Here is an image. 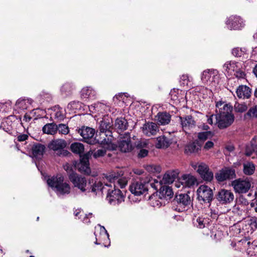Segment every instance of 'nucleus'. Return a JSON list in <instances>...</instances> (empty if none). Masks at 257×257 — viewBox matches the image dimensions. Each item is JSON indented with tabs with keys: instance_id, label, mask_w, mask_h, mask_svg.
I'll return each instance as SVG.
<instances>
[{
	"instance_id": "32",
	"label": "nucleus",
	"mask_w": 257,
	"mask_h": 257,
	"mask_svg": "<svg viewBox=\"0 0 257 257\" xmlns=\"http://www.w3.org/2000/svg\"><path fill=\"white\" fill-rule=\"evenodd\" d=\"M89 184H91L88 192L96 193L97 191H101L103 189V183L99 180H93L92 179L89 181Z\"/></svg>"
},
{
	"instance_id": "31",
	"label": "nucleus",
	"mask_w": 257,
	"mask_h": 257,
	"mask_svg": "<svg viewBox=\"0 0 257 257\" xmlns=\"http://www.w3.org/2000/svg\"><path fill=\"white\" fill-rule=\"evenodd\" d=\"M156 147L157 148H167L171 144V141L164 136H160L157 139Z\"/></svg>"
},
{
	"instance_id": "43",
	"label": "nucleus",
	"mask_w": 257,
	"mask_h": 257,
	"mask_svg": "<svg viewBox=\"0 0 257 257\" xmlns=\"http://www.w3.org/2000/svg\"><path fill=\"white\" fill-rule=\"evenodd\" d=\"M199 148L197 147V145L195 143H192L188 144L185 147V152L186 153H194L197 152Z\"/></svg>"
},
{
	"instance_id": "1",
	"label": "nucleus",
	"mask_w": 257,
	"mask_h": 257,
	"mask_svg": "<svg viewBox=\"0 0 257 257\" xmlns=\"http://www.w3.org/2000/svg\"><path fill=\"white\" fill-rule=\"evenodd\" d=\"M223 103L218 101L216 104V106L218 110L216 109L215 114V124L217 127L223 130L230 126L234 120V116L232 113V107L228 104H225L221 107Z\"/></svg>"
},
{
	"instance_id": "4",
	"label": "nucleus",
	"mask_w": 257,
	"mask_h": 257,
	"mask_svg": "<svg viewBox=\"0 0 257 257\" xmlns=\"http://www.w3.org/2000/svg\"><path fill=\"white\" fill-rule=\"evenodd\" d=\"M151 180L149 175L143 176L139 180L133 182L130 186V190L135 196H140L148 190V184Z\"/></svg>"
},
{
	"instance_id": "42",
	"label": "nucleus",
	"mask_w": 257,
	"mask_h": 257,
	"mask_svg": "<svg viewBox=\"0 0 257 257\" xmlns=\"http://www.w3.org/2000/svg\"><path fill=\"white\" fill-rule=\"evenodd\" d=\"M106 150L105 149H98L97 150H94L93 151H89L87 153H90V157L91 156L95 159H97L103 157L106 154Z\"/></svg>"
},
{
	"instance_id": "29",
	"label": "nucleus",
	"mask_w": 257,
	"mask_h": 257,
	"mask_svg": "<svg viewBox=\"0 0 257 257\" xmlns=\"http://www.w3.org/2000/svg\"><path fill=\"white\" fill-rule=\"evenodd\" d=\"M159 124L166 125L168 124L171 120V116L167 112H159L156 116Z\"/></svg>"
},
{
	"instance_id": "44",
	"label": "nucleus",
	"mask_w": 257,
	"mask_h": 257,
	"mask_svg": "<svg viewBox=\"0 0 257 257\" xmlns=\"http://www.w3.org/2000/svg\"><path fill=\"white\" fill-rule=\"evenodd\" d=\"M73 89V85L69 83L64 84L61 87V92L68 95L71 93Z\"/></svg>"
},
{
	"instance_id": "6",
	"label": "nucleus",
	"mask_w": 257,
	"mask_h": 257,
	"mask_svg": "<svg viewBox=\"0 0 257 257\" xmlns=\"http://www.w3.org/2000/svg\"><path fill=\"white\" fill-rule=\"evenodd\" d=\"M116 187V185L114 184V187L107 190L106 199L112 205L119 204L124 201L125 198L123 193Z\"/></svg>"
},
{
	"instance_id": "28",
	"label": "nucleus",
	"mask_w": 257,
	"mask_h": 257,
	"mask_svg": "<svg viewBox=\"0 0 257 257\" xmlns=\"http://www.w3.org/2000/svg\"><path fill=\"white\" fill-rule=\"evenodd\" d=\"M81 97L82 98L95 99L96 92L90 87H85L81 91Z\"/></svg>"
},
{
	"instance_id": "53",
	"label": "nucleus",
	"mask_w": 257,
	"mask_h": 257,
	"mask_svg": "<svg viewBox=\"0 0 257 257\" xmlns=\"http://www.w3.org/2000/svg\"><path fill=\"white\" fill-rule=\"evenodd\" d=\"M148 154V151L146 149H141L138 153V157L139 158H144Z\"/></svg>"
},
{
	"instance_id": "62",
	"label": "nucleus",
	"mask_w": 257,
	"mask_h": 257,
	"mask_svg": "<svg viewBox=\"0 0 257 257\" xmlns=\"http://www.w3.org/2000/svg\"><path fill=\"white\" fill-rule=\"evenodd\" d=\"M233 212L238 214L241 213V210H240V207L238 205H235L233 208Z\"/></svg>"
},
{
	"instance_id": "2",
	"label": "nucleus",
	"mask_w": 257,
	"mask_h": 257,
	"mask_svg": "<svg viewBox=\"0 0 257 257\" xmlns=\"http://www.w3.org/2000/svg\"><path fill=\"white\" fill-rule=\"evenodd\" d=\"M112 120L110 118H104L100 122L99 131L101 135H103L107 137V139L104 138L101 141V144H105L108 145L107 149L108 150H115L116 146L111 143L112 138Z\"/></svg>"
},
{
	"instance_id": "37",
	"label": "nucleus",
	"mask_w": 257,
	"mask_h": 257,
	"mask_svg": "<svg viewBox=\"0 0 257 257\" xmlns=\"http://www.w3.org/2000/svg\"><path fill=\"white\" fill-rule=\"evenodd\" d=\"M70 149L73 153L80 156L84 151V147L82 144L75 142L71 145Z\"/></svg>"
},
{
	"instance_id": "47",
	"label": "nucleus",
	"mask_w": 257,
	"mask_h": 257,
	"mask_svg": "<svg viewBox=\"0 0 257 257\" xmlns=\"http://www.w3.org/2000/svg\"><path fill=\"white\" fill-rule=\"evenodd\" d=\"M247 108V106L245 104L235 103L234 105V110L237 112H243Z\"/></svg>"
},
{
	"instance_id": "54",
	"label": "nucleus",
	"mask_w": 257,
	"mask_h": 257,
	"mask_svg": "<svg viewBox=\"0 0 257 257\" xmlns=\"http://www.w3.org/2000/svg\"><path fill=\"white\" fill-rule=\"evenodd\" d=\"M178 93L176 92L175 89L172 90L170 93V95L171 99L173 100H178V96H177Z\"/></svg>"
},
{
	"instance_id": "35",
	"label": "nucleus",
	"mask_w": 257,
	"mask_h": 257,
	"mask_svg": "<svg viewBox=\"0 0 257 257\" xmlns=\"http://www.w3.org/2000/svg\"><path fill=\"white\" fill-rule=\"evenodd\" d=\"M208 220L207 218L199 216L196 219H193V224L199 228H203L208 224Z\"/></svg>"
},
{
	"instance_id": "57",
	"label": "nucleus",
	"mask_w": 257,
	"mask_h": 257,
	"mask_svg": "<svg viewBox=\"0 0 257 257\" xmlns=\"http://www.w3.org/2000/svg\"><path fill=\"white\" fill-rule=\"evenodd\" d=\"M214 144L212 141H208L205 143L204 146V149L205 150H209L212 148Z\"/></svg>"
},
{
	"instance_id": "8",
	"label": "nucleus",
	"mask_w": 257,
	"mask_h": 257,
	"mask_svg": "<svg viewBox=\"0 0 257 257\" xmlns=\"http://www.w3.org/2000/svg\"><path fill=\"white\" fill-rule=\"evenodd\" d=\"M174 204H176L179 212H182L186 210V207H188L191 204V200L190 196L187 194H177L173 200Z\"/></svg>"
},
{
	"instance_id": "63",
	"label": "nucleus",
	"mask_w": 257,
	"mask_h": 257,
	"mask_svg": "<svg viewBox=\"0 0 257 257\" xmlns=\"http://www.w3.org/2000/svg\"><path fill=\"white\" fill-rule=\"evenodd\" d=\"M32 119V117L27 113L24 115L23 118V122H29Z\"/></svg>"
},
{
	"instance_id": "19",
	"label": "nucleus",
	"mask_w": 257,
	"mask_h": 257,
	"mask_svg": "<svg viewBox=\"0 0 257 257\" xmlns=\"http://www.w3.org/2000/svg\"><path fill=\"white\" fill-rule=\"evenodd\" d=\"M216 198L221 204H227L233 202L234 196L230 190L221 189L218 192Z\"/></svg>"
},
{
	"instance_id": "36",
	"label": "nucleus",
	"mask_w": 257,
	"mask_h": 257,
	"mask_svg": "<svg viewBox=\"0 0 257 257\" xmlns=\"http://www.w3.org/2000/svg\"><path fill=\"white\" fill-rule=\"evenodd\" d=\"M239 63L235 61H228L226 62L223 65L224 69L227 72L230 71H236V70L239 69Z\"/></svg>"
},
{
	"instance_id": "5",
	"label": "nucleus",
	"mask_w": 257,
	"mask_h": 257,
	"mask_svg": "<svg viewBox=\"0 0 257 257\" xmlns=\"http://www.w3.org/2000/svg\"><path fill=\"white\" fill-rule=\"evenodd\" d=\"M67 142L63 139H57L52 140L48 145V148L53 150L59 157H66L70 155V152L65 150Z\"/></svg>"
},
{
	"instance_id": "9",
	"label": "nucleus",
	"mask_w": 257,
	"mask_h": 257,
	"mask_svg": "<svg viewBox=\"0 0 257 257\" xmlns=\"http://www.w3.org/2000/svg\"><path fill=\"white\" fill-rule=\"evenodd\" d=\"M231 185L235 192L245 193L248 191L251 187V181L248 178L245 179H238L233 181Z\"/></svg>"
},
{
	"instance_id": "60",
	"label": "nucleus",
	"mask_w": 257,
	"mask_h": 257,
	"mask_svg": "<svg viewBox=\"0 0 257 257\" xmlns=\"http://www.w3.org/2000/svg\"><path fill=\"white\" fill-rule=\"evenodd\" d=\"M92 215V214L91 213H89L88 214H86L85 216L84 217V218L83 219V221L86 223H89L90 221V220L88 219V218L90 217H91Z\"/></svg>"
},
{
	"instance_id": "3",
	"label": "nucleus",
	"mask_w": 257,
	"mask_h": 257,
	"mask_svg": "<svg viewBox=\"0 0 257 257\" xmlns=\"http://www.w3.org/2000/svg\"><path fill=\"white\" fill-rule=\"evenodd\" d=\"M47 184L52 188H54L56 193L59 195L69 194L70 192V186L66 182H64V177L61 175H57L47 180Z\"/></svg>"
},
{
	"instance_id": "41",
	"label": "nucleus",
	"mask_w": 257,
	"mask_h": 257,
	"mask_svg": "<svg viewBox=\"0 0 257 257\" xmlns=\"http://www.w3.org/2000/svg\"><path fill=\"white\" fill-rule=\"evenodd\" d=\"M12 109V102L11 101H7L0 103V111L2 112H8Z\"/></svg>"
},
{
	"instance_id": "34",
	"label": "nucleus",
	"mask_w": 257,
	"mask_h": 257,
	"mask_svg": "<svg viewBox=\"0 0 257 257\" xmlns=\"http://www.w3.org/2000/svg\"><path fill=\"white\" fill-rule=\"evenodd\" d=\"M255 169V165L251 162H247L243 164V172L246 175H252Z\"/></svg>"
},
{
	"instance_id": "55",
	"label": "nucleus",
	"mask_w": 257,
	"mask_h": 257,
	"mask_svg": "<svg viewBox=\"0 0 257 257\" xmlns=\"http://www.w3.org/2000/svg\"><path fill=\"white\" fill-rule=\"evenodd\" d=\"M147 145V143H146L145 142H142V141H139L137 142V144H136V146L138 149H141L145 147Z\"/></svg>"
},
{
	"instance_id": "40",
	"label": "nucleus",
	"mask_w": 257,
	"mask_h": 257,
	"mask_svg": "<svg viewBox=\"0 0 257 257\" xmlns=\"http://www.w3.org/2000/svg\"><path fill=\"white\" fill-rule=\"evenodd\" d=\"M231 53L235 57H244L246 54V49L245 48L236 47L232 49Z\"/></svg>"
},
{
	"instance_id": "17",
	"label": "nucleus",
	"mask_w": 257,
	"mask_h": 257,
	"mask_svg": "<svg viewBox=\"0 0 257 257\" xmlns=\"http://www.w3.org/2000/svg\"><path fill=\"white\" fill-rule=\"evenodd\" d=\"M178 118L182 130L186 133L196 126V122L191 115L179 116Z\"/></svg>"
},
{
	"instance_id": "58",
	"label": "nucleus",
	"mask_w": 257,
	"mask_h": 257,
	"mask_svg": "<svg viewBox=\"0 0 257 257\" xmlns=\"http://www.w3.org/2000/svg\"><path fill=\"white\" fill-rule=\"evenodd\" d=\"M28 138V136L25 134L20 135L18 136L17 140L19 142H23L26 141Z\"/></svg>"
},
{
	"instance_id": "11",
	"label": "nucleus",
	"mask_w": 257,
	"mask_h": 257,
	"mask_svg": "<svg viewBox=\"0 0 257 257\" xmlns=\"http://www.w3.org/2000/svg\"><path fill=\"white\" fill-rule=\"evenodd\" d=\"M78 133L88 144L94 145L99 143V140L93 137L95 133L94 129L89 127H83L79 130Z\"/></svg>"
},
{
	"instance_id": "15",
	"label": "nucleus",
	"mask_w": 257,
	"mask_h": 257,
	"mask_svg": "<svg viewBox=\"0 0 257 257\" xmlns=\"http://www.w3.org/2000/svg\"><path fill=\"white\" fill-rule=\"evenodd\" d=\"M69 179L74 187H77L82 192L86 191L87 180L85 177L79 176L76 173L72 172L69 175Z\"/></svg>"
},
{
	"instance_id": "18",
	"label": "nucleus",
	"mask_w": 257,
	"mask_h": 257,
	"mask_svg": "<svg viewBox=\"0 0 257 257\" xmlns=\"http://www.w3.org/2000/svg\"><path fill=\"white\" fill-rule=\"evenodd\" d=\"M118 147L121 152L124 153L129 152L132 150L133 147L129 133H125L120 137L118 142Z\"/></svg>"
},
{
	"instance_id": "27",
	"label": "nucleus",
	"mask_w": 257,
	"mask_h": 257,
	"mask_svg": "<svg viewBox=\"0 0 257 257\" xmlns=\"http://www.w3.org/2000/svg\"><path fill=\"white\" fill-rule=\"evenodd\" d=\"M46 147L41 144H34L32 148V153L34 157L37 158H41L45 151Z\"/></svg>"
},
{
	"instance_id": "26",
	"label": "nucleus",
	"mask_w": 257,
	"mask_h": 257,
	"mask_svg": "<svg viewBox=\"0 0 257 257\" xmlns=\"http://www.w3.org/2000/svg\"><path fill=\"white\" fill-rule=\"evenodd\" d=\"M12 117L11 116H10L4 119L0 125L1 129L9 134H12L13 130V122Z\"/></svg>"
},
{
	"instance_id": "46",
	"label": "nucleus",
	"mask_w": 257,
	"mask_h": 257,
	"mask_svg": "<svg viewBox=\"0 0 257 257\" xmlns=\"http://www.w3.org/2000/svg\"><path fill=\"white\" fill-rule=\"evenodd\" d=\"M81 103L79 101H73L68 103L67 107L71 111H74L81 107Z\"/></svg>"
},
{
	"instance_id": "51",
	"label": "nucleus",
	"mask_w": 257,
	"mask_h": 257,
	"mask_svg": "<svg viewBox=\"0 0 257 257\" xmlns=\"http://www.w3.org/2000/svg\"><path fill=\"white\" fill-rule=\"evenodd\" d=\"M104 106V105L103 103L98 102H97L96 103L91 105L90 108H93V109H96V110H97L98 111H99V109L103 108Z\"/></svg>"
},
{
	"instance_id": "64",
	"label": "nucleus",
	"mask_w": 257,
	"mask_h": 257,
	"mask_svg": "<svg viewBox=\"0 0 257 257\" xmlns=\"http://www.w3.org/2000/svg\"><path fill=\"white\" fill-rule=\"evenodd\" d=\"M246 241H247V239L246 238L242 239L238 242V245H239V244L243 245L244 247H246Z\"/></svg>"
},
{
	"instance_id": "21",
	"label": "nucleus",
	"mask_w": 257,
	"mask_h": 257,
	"mask_svg": "<svg viewBox=\"0 0 257 257\" xmlns=\"http://www.w3.org/2000/svg\"><path fill=\"white\" fill-rule=\"evenodd\" d=\"M197 173L200 175L201 178L205 181L210 182L213 178V174L210 170L208 165L203 163L199 167Z\"/></svg>"
},
{
	"instance_id": "52",
	"label": "nucleus",
	"mask_w": 257,
	"mask_h": 257,
	"mask_svg": "<svg viewBox=\"0 0 257 257\" xmlns=\"http://www.w3.org/2000/svg\"><path fill=\"white\" fill-rule=\"evenodd\" d=\"M180 82L183 85H187L189 82V78L187 75L183 74L180 78Z\"/></svg>"
},
{
	"instance_id": "10",
	"label": "nucleus",
	"mask_w": 257,
	"mask_h": 257,
	"mask_svg": "<svg viewBox=\"0 0 257 257\" xmlns=\"http://www.w3.org/2000/svg\"><path fill=\"white\" fill-rule=\"evenodd\" d=\"M119 176L117 173H110L108 175L105 176L106 180L109 182V183L104 182V185L112 188L114 187V184H115V181H117V184L121 188H123L127 184V181L124 177H121L119 178Z\"/></svg>"
},
{
	"instance_id": "48",
	"label": "nucleus",
	"mask_w": 257,
	"mask_h": 257,
	"mask_svg": "<svg viewBox=\"0 0 257 257\" xmlns=\"http://www.w3.org/2000/svg\"><path fill=\"white\" fill-rule=\"evenodd\" d=\"M211 134L212 133L210 131L199 133L198 134V138L201 141H204L208 139V137L210 136Z\"/></svg>"
},
{
	"instance_id": "50",
	"label": "nucleus",
	"mask_w": 257,
	"mask_h": 257,
	"mask_svg": "<svg viewBox=\"0 0 257 257\" xmlns=\"http://www.w3.org/2000/svg\"><path fill=\"white\" fill-rule=\"evenodd\" d=\"M234 75H235L236 77L239 78V79L245 78V76H246V74L244 73V72H243L242 70H240L239 69L236 70Z\"/></svg>"
},
{
	"instance_id": "14",
	"label": "nucleus",
	"mask_w": 257,
	"mask_h": 257,
	"mask_svg": "<svg viewBox=\"0 0 257 257\" xmlns=\"http://www.w3.org/2000/svg\"><path fill=\"white\" fill-rule=\"evenodd\" d=\"M236 177L235 171L230 167H225L215 174V178L219 182L231 180Z\"/></svg>"
},
{
	"instance_id": "38",
	"label": "nucleus",
	"mask_w": 257,
	"mask_h": 257,
	"mask_svg": "<svg viewBox=\"0 0 257 257\" xmlns=\"http://www.w3.org/2000/svg\"><path fill=\"white\" fill-rule=\"evenodd\" d=\"M31 103V100L25 98H20L16 102V106L22 109H26Z\"/></svg>"
},
{
	"instance_id": "7",
	"label": "nucleus",
	"mask_w": 257,
	"mask_h": 257,
	"mask_svg": "<svg viewBox=\"0 0 257 257\" xmlns=\"http://www.w3.org/2000/svg\"><path fill=\"white\" fill-rule=\"evenodd\" d=\"M197 199L201 204H210L213 199L212 190L207 185H202L197 190Z\"/></svg>"
},
{
	"instance_id": "16",
	"label": "nucleus",
	"mask_w": 257,
	"mask_h": 257,
	"mask_svg": "<svg viewBox=\"0 0 257 257\" xmlns=\"http://www.w3.org/2000/svg\"><path fill=\"white\" fill-rule=\"evenodd\" d=\"M90 154V153H86L83 155H80V161L77 166L79 172L86 175H89L91 173L89 162Z\"/></svg>"
},
{
	"instance_id": "56",
	"label": "nucleus",
	"mask_w": 257,
	"mask_h": 257,
	"mask_svg": "<svg viewBox=\"0 0 257 257\" xmlns=\"http://www.w3.org/2000/svg\"><path fill=\"white\" fill-rule=\"evenodd\" d=\"M55 117L56 118H57L58 120H62L64 119V115L63 114V113L60 111H57L56 113H55Z\"/></svg>"
},
{
	"instance_id": "22",
	"label": "nucleus",
	"mask_w": 257,
	"mask_h": 257,
	"mask_svg": "<svg viewBox=\"0 0 257 257\" xmlns=\"http://www.w3.org/2000/svg\"><path fill=\"white\" fill-rule=\"evenodd\" d=\"M128 127V122L123 117L117 118L113 124V129H114L118 134L122 133L126 130Z\"/></svg>"
},
{
	"instance_id": "25",
	"label": "nucleus",
	"mask_w": 257,
	"mask_h": 257,
	"mask_svg": "<svg viewBox=\"0 0 257 257\" xmlns=\"http://www.w3.org/2000/svg\"><path fill=\"white\" fill-rule=\"evenodd\" d=\"M197 182L196 178L190 174H185L182 176L181 183L183 186L190 188L193 186Z\"/></svg>"
},
{
	"instance_id": "45",
	"label": "nucleus",
	"mask_w": 257,
	"mask_h": 257,
	"mask_svg": "<svg viewBox=\"0 0 257 257\" xmlns=\"http://www.w3.org/2000/svg\"><path fill=\"white\" fill-rule=\"evenodd\" d=\"M57 131L60 134H63V135H67L69 132V129L68 126L63 123L59 124L58 125H57Z\"/></svg>"
},
{
	"instance_id": "30",
	"label": "nucleus",
	"mask_w": 257,
	"mask_h": 257,
	"mask_svg": "<svg viewBox=\"0 0 257 257\" xmlns=\"http://www.w3.org/2000/svg\"><path fill=\"white\" fill-rule=\"evenodd\" d=\"M173 192L171 188L168 186H163L160 190L159 196L160 199H170L173 197Z\"/></svg>"
},
{
	"instance_id": "39",
	"label": "nucleus",
	"mask_w": 257,
	"mask_h": 257,
	"mask_svg": "<svg viewBox=\"0 0 257 257\" xmlns=\"http://www.w3.org/2000/svg\"><path fill=\"white\" fill-rule=\"evenodd\" d=\"M254 153L257 158V144H254L252 143L246 146L245 155L246 156H250Z\"/></svg>"
},
{
	"instance_id": "61",
	"label": "nucleus",
	"mask_w": 257,
	"mask_h": 257,
	"mask_svg": "<svg viewBox=\"0 0 257 257\" xmlns=\"http://www.w3.org/2000/svg\"><path fill=\"white\" fill-rule=\"evenodd\" d=\"M204 163H195L192 164V168L195 170L197 172L198 170L199 167L202 164H203Z\"/></svg>"
},
{
	"instance_id": "24",
	"label": "nucleus",
	"mask_w": 257,
	"mask_h": 257,
	"mask_svg": "<svg viewBox=\"0 0 257 257\" xmlns=\"http://www.w3.org/2000/svg\"><path fill=\"white\" fill-rule=\"evenodd\" d=\"M236 93L239 98H248L251 95V89L246 85H240L236 89Z\"/></svg>"
},
{
	"instance_id": "23",
	"label": "nucleus",
	"mask_w": 257,
	"mask_h": 257,
	"mask_svg": "<svg viewBox=\"0 0 257 257\" xmlns=\"http://www.w3.org/2000/svg\"><path fill=\"white\" fill-rule=\"evenodd\" d=\"M178 170H169L164 175L163 181L165 184H171L178 177Z\"/></svg>"
},
{
	"instance_id": "59",
	"label": "nucleus",
	"mask_w": 257,
	"mask_h": 257,
	"mask_svg": "<svg viewBox=\"0 0 257 257\" xmlns=\"http://www.w3.org/2000/svg\"><path fill=\"white\" fill-rule=\"evenodd\" d=\"M250 225L252 229H255L257 228V220L256 219H251L250 220Z\"/></svg>"
},
{
	"instance_id": "20",
	"label": "nucleus",
	"mask_w": 257,
	"mask_h": 257,
	"mask_svg": "<svg viewBox=\"0 0 257 257\" xmlns=\"http://www.w3.org/2000/svg\"><path fill=\"white\" fill-rule=\"evenodd\" d=\"M141 128L143 134L149 137L156 135L159 131L158 125L153 122H146Z\"/></svg>"
},
{
	"instance_id": "33",
	"label": "nucleus",
	"mask_w": 257,
	"mask_h": 257,
	"mask_svg": "<svg viewBox=\"0 0 257 257\" xmlns=\"http://www.w3.org/2000/svg\"><path fill=\"white\" fill-rule=\"evenodd\" d=\"M57 125L54 123H48L44 125L42 128L43 132L44 134L54 135L57 132Z\"/></svg>"
},
{
	"instance_id": "49",
	"label": "nucleus",
	"mask_w": 257,
	"mask_h": 257,
	"mask_svg": "<svg viewBox=\"0 0 257 257\" xmlns=\"http://www.w3.org/2000/svg\"><path fill=\"white\" fill-rule=\"evenodd\" d=\"M246 115L250 117H257V105L250 108Z\"/></svg>"
},
{
	"instance_id": "13",
	"label": "nucleus",
	"mask_w": 257,
	"mask_h": 257,
	"mask_svg": "<svg viewBox=\"0 0 257 257\" xmlns=\"http://www.w3.org/2000/svg\"><path fill=\"white\" fill-rule=\"evenodd\" d=\"M218 79V72L217 70L207 69L202 73L201 80L204 83L213 84L217 83Z\"/></svg>"
},
{
	"instance_id": "12",
	"label": "nucleus",
	"mask_w": 257,
	"mask_h": 257,
	"mask_svg": "<svg viewBox=\"0 0 257 257\" xmlns=\"http://www.w3.org/2000/svg\"><path fill=\"white\" fill-rule=\"evenodd\" d=\"M225 23L230 30L239 31L245 26V22L243 19L236 15L228 17Z\"/></svg>"
}]
</instances>
